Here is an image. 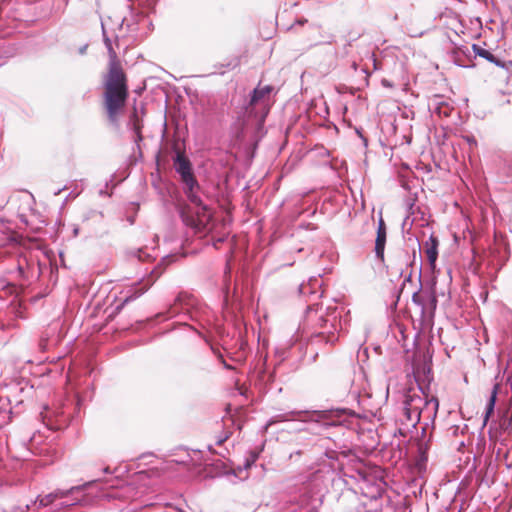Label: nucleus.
Wrapping results in <instances>:
<instances>
[{"label": "nucleus", "mask_w": 512, "mask_h": 512, "mask_svg": "<svg viewBox=\"0 0 512 512\" xmlns=\"http://www.w3.org/2000/svg\"><path fill=\"white\" fill-rule=\"evenodd\" d=\"M103 87V107L109 122L117 126L129 95L126 75L118 63H109Z\"/></svg>", "instance_id": "f257e3e1"}, {"label": "nucleus", "mask_w": 512, "mask_h": 512, "mask_svg": "<svg viewBox=\"0 0 512 512\" xmlns=\"http://www.w3.org/2000/svg\"><path fill=\"white\" fill-rule=\"evenodd\" d=\"M403 416L406 420L407 427L416 428V425L423 417L427 420L421 428V436L418 439H427L429 433H432L433 426L430 427L429 422H433L438 411L439 402L435 397L427 398L415 392H409L405 396L403 402Z\"/></svg>", "instance_id": "f03ea898"}, {"label": "nucleus", "mask_w": 512, "mask_h": 512, "mask_svg": "<svg viewBox=\"0 0 512 512\" xmlns=\"http://www.w3.org/2000/svg\"><path fill=\"white\" fill-rule=\"evenodd\" d=\"M345 415L346 412L344 409L323 410L313 412L292 410L283 414H277L272 416L268 420L266 428L280 422L294 420L315 422L325 428L340 426L344 422Z\"/></svg>", "instance_id": "7ed1b4c3"}, {"label": "nucleus", "mask_w": 512, "mask_h": 512, "mask_svg": "<svg viewBox=\"0 0 512 512\" xmlns=\"http://www.w3.org/2000/svg\"><path fill=\"white\" fill-rule=\"evenodd\" d=\"M174 167L185 186L184 192L189 201L198 209L205 211L206 207L203 205L202 200L198 195L199 184L194 177L189 159H187L181 152H177L174 159Z\"/></svg>", "instance_id": "20e7f679"}, {"label": "nucleus", "mask_w": 512, "mask_h": 512, "mask_svg": "<svg viewBox=\"0 0 512 512\" xmlns=\"http://www.w3.org/2000/svg\"><path fill=\"white\" fill-rule=\"evenodd\" d=\"M274 90L273 86L265 85L263 87H256L250 97L249 103L246 107L249 113H254V110L259 109L262 113L261 121H264V118L269 112L270 108V95Z\"/></svg>", "instance_id": "39448f33"}, {"label": "nucleus", "mask_w": 512, "mask_h": 512, "mask_svg": "<svg viewBox=\"0 0 512 512\" xmlns=\"http://www.w3.org/2000/svg\"><path fill=\"white\" fill-rule=\"evenodd\" d=\"M84 486H72L69 489H55L54 491L44 495L38 496L34 502V506L38 509L53 505L56 501L69 498L81 491Z\"/></svg>", "instance_id": "423d86ee"}, {"label": "nucleus", "mask_w": 512, "mask_h": 512, "mask_svg": "<svg viewBox=\"0 0 512 512\" xmlns=\"http://www.w3.org/2000/svg\"><path fill=\"white\" fill-rule=\"evenodd\" d=\"M336 317L332 320L326 319L324 329L319 332L318 337L328 344H334L338 340L337 328L335 325Z\"/></svg>", "instance_id": "0eeeda50"}, {"label": "nucleus", "mask_w": 512, "mask_h": 512, "mask_svg": "<svg viewBox=\"0 0 512 512\" xmlns=\"http://www.w3.org/2000/svg\"><path fill=\"white\" fill-rule=\"evenodd\" d=\"M386 243V227L383 219L378 222L377 236L375 241V254L380 260L384 259V250Z\"/></svg>", "instance_id": "6e6552de"}, {"label": "nucleus", "mask_w": 512, "mask_h": 512, "mask_svg": "<svg viewBox=\"0 0 512 512\" xmlns=\"http://www.w3.org/2000/svg\"><path fill=\"white\" fill-rule=\"evenodd\" d=\"M131 18L123 17L120 22L117 23L118 29L122 30L126 26L127 32L133 36L137 35L138 32V21L139 16L134 14L132 7L130 6Z\"/></svg>", "instance_id": "1a4fd4ad"}, {"label": "nucleus", "mask_w": 512, "mask_h": 512, "mask_svg": "<svg viewBox=\"0 0 512 512\" xmlns=\"http://www.w3.org/2000/svg\"><path fill=\"white\" fill-rule=\"evenodd\" d=\"M128 126L134 132V142L137 145V147L139 148V142H141L143 139L142 134H141L142 122L138 117L136 109L130 116Z\"/></svg>", "instance_id": "9d476101"}, {"label": "nucleus", "mask_w": 512, "mask_h": 512, "mask_svg": "<svg viewBox=\"0 0 512 512\" xmlns=\"http://www.w3.org/2000/svg\"><path fill=\"white\" fill-rule=\"evenodd\" d=\"M438 239L431 235L428 241L425 243V252L430 265L434 266L438 257Z\"/></svg>", "instance_id": "9b49d317"}, {"label": "nucleus", "mask_w": 512, "mask_h": 512, "mask_svg": "<svg viewBox=\"0 0 512 512\" xmlns=\"http://www.w3.org/2000/svg\"><path fill=\"white\" fill-rule=\"evenodd\" d=\"M106 26H107V21L106 20H101V29H102L103 41H104L105 47H106V49L108 51V54H109V57H110V63H117L116 62L117 55H116V52H115V50L113 48L112 40L107 35Z\"/></svg>", "instance_id": "f8f14e48"}, {"label": "nucleus", "mask_w": 512, "mask_h": 512, "mask_svg": "<svg viewBox=\"0 0 512 512\" xmlns=\"http://www.w3.org/2000/svg\"><path fill=\"white\" fill-rule=\"evenodd\" d=\"M472 49L476 55L488 60L489 62L495 63L497 66H504L503 63L497 59L490 51L478 46L477 44H473Z\"/></svg>", "instance_id": "ddd939ff"}, {"label": "nucleus", "mask_w": 512, "mask_h": 512, "mask_svg": "<svg viewBox=\"0 0 512 512\" xmlns=\"http://www.w3.org/2000/svg\"><path fill=\"white\" fill-rule=\"evenodd\" d=\"M44 410V412H41V416L46 425L51 429L59 428V425L53 424L52 418L55 417L58 422V418L62 416L63 413L60 411H51L48 407H45Z\"/></svg>", "instance_id": "4468645a"}, {"label": "nucleus", "mask_w": 512, "mask_h": 512, "mask_svg": "<svg viewBox=\"0 0 512 512\" xmlns=\"http://www.w3.org/2000/svg\"><path fill=\"white\" fill-rule=\"evenodd\" d=\"M432 439V433H429V436L427 439H417V447H418V453L419 457L422 461L427 460V454L428 450L430 448V442Z\"/></svg>", "instance_id": "2eb2a0df"}, {"label": "nucleus", "mask_w": 512, "mask_h": 512, "mask_svg": "<svg viewBox=\"0 0 512 512\" xmlns=\"http://www.w3.org/2000/svg\"><path fill=\"white\" fill-rule=\"evenodd\" d=\"M194 303L193 299L187 295V294H184V293H180L176 299H175V303L173 306H171L170 308V313H177V306L178 305H185L187 308L192 306Z\"/></svg>", "instance_id": "dca6fc26"}, {"label": "nucleus", "mask_w": 512, "mask_h": 512, "mask_svg": "<svg viewBox=\"0 0 512 512\" xmlns=\"http://www.w3.org/2000/svg\"><path fill=\"white\" fill-rule=\"evenodd\" d=\"M63 500L54 505L53 512H62L64 509L77 505L80 502V498L74 497V495Z\"/></svg>", "instance_id": "f3484780"}, {"label": "nucleus", "mask_w": 512, "mask_h": 512, "mask_svg": "<svg viewBox=\"0 0 512 512\" xmlns=\"http://www.w3.org/2000/svg\"><path fill=\"white\" fill-rule=\"evenodd\" d=\"M18 288L14 284H7L0 290V300H6L8 296H12L10 303L13 304L17 296Z\"/></svg>", "instance_id": "a211bd4d"}, {"label": "nucleus", "mask_w": 512, "mask_h": 512, "mask_svg": "<svg viewBox=\"0 0 512 512\" xmlns=\"http://www.w3.org/2000/svg\"><path fill=\"white\" fill-rule=\"evenodd\" d=\"M497 393H498V385L496 384V385H494V387L492 389L490 398H489L488 403L486 405L485 422L487 421V419L490 417V415L494 411Z\"/></svg>", "instance_id": "6ab92c4d"}, {"label": "nucleus", "mask_w": 512, "mask_h": 512, "mask_svg": "<svg viewBox=\"0 0 512 512\" xmlns=\"http://www.w3.org/2000/svg\"><path fill=\"white\" fill-rule=\"evenodd\" d=\"M258 452H255V451H251L249 453V456L246 458L244 464H243V467L244 469H250L252 467V465L256 462V460L258 459Z\"/></svg>", "instance_id": "aec40b11"}, {"label": "nucleus", "mask_w": 512, "mask_h": 512, "mask_svg": "<svg viewBox=\"0 0 512 512\" xmlns=\"http://www.w3.org/2000/svg\"><path fill=\"white\" fill-rule=\"evenodd\" d=\"M407 245L412 249L413 258L416 257V249L420 251V243L417 238L409 236L407 239Z\"/></svg>", "instance_id": "412c9836"}, {"label": "nucleus", "mask_w": 512, "mask_h": 512, "mask_svg": "<svg viewBox=\"0 0 512 512\" xmlns=\"http://www.w3.org/2000/svg\"><path fill=\"white\" fill-rule=\"evenodd\" d=\"M412 302L416 304L417 306H420L422 310L425 308V303L423 300V296L419 292H415L412 295Z\"/></svg>", "instance_id": "4be33fe9"}, {"label": "nucleus", "mask_w": 512, "mask_h": 512, "mask_svg": "<svg viewBox=\"0 0 512 512\" xmlns=\"http://www.w3.org/2000/svg\"><path fill=\"white\" fill-rule=\"evenodd\" d=\"M436 112L439 114V115H444V116H448L449 115V107L447 105H444L442 102H437L436 103Z\"/></svg>", "instance_id": "5701e85b"}, {"label": "nucleus", "mask_w": 512, "mask_h": 512, "mask_svg": "<svg viewBox=\"0 0 512 512\" xmlns=\"http://www.w3.org/2000/svg\"><path fill=\"white\" fill-rule=\"evenodd\" d=\"M133 256L136 257L139 261H145L149 257V254L143 249H138L133 252Z\"/></svg>", "instance_id": "b1692460"}, {"label": "nucleus", "mask_w": 512, "mask_h": 512, "mask_svg": "<svg viewBox=\"0 0 512 512\" xmlns=\"http://www.w3.org/2000/svg\"><path fill=\"white\" fill-rule=\"evenodd\" d=\"M228 437H229V436H228L227 434H225V435H223V436L219 437V438L217 439V441H216V444H217V445H221L222 443H224V442L228 439Z\"/></svg>", "instance_id": "393cba45"}, {"label": "nucleus", "mask_w": 512, "mask_h": 512, "mask_svg": "<svg viewBox=\"0 0 512 512\" xmlns=\"http://www.w3.org/2000/svg\"><path fill=\"white\" fill-rule=\"evenodd\" d=\"M18 271H19V274L24 277L25 276V272H24V268L21 264L18 265Z\"/></svg>", "instance_id": "a878e982"}, {"label": "nucleus", "mask_w": 512, "mask_h": 512, "mask_svg": "<svg viewBox=\"0 0 512 512\" xmlns=\"http://www.w3.org/2000/svg\"><path fill=\"white\" fill-rule=\"evenodd\" d=\"M182 217H184L183 213H182ZM183 220L186 221L187 224H189V225H195V222H194L193 219H185V218H183Z\"/></svg>", "instance_id": "bb28decb"}, {"label": "nucleus", "mask_w": 512, "mask_h": 512, "mask_svg": "<svg viewBox=\"0 0 512 512\" xmlns=\"http://www.w3.org/2000/svg\"><path fill=\"white\" fill-rule=\"evenodd\" d=\"M40 346L42 349H46L48 347V343L47 342L44 343V340H41Z\"/></svg>", "instance_id": "cd10ccee"}, {"label": "nucleus", "mask_w": 512, "mask_h": 512, "mask_svg": "<svg viewBox=\"0 0 512 512\" xmlns=\"http://www.w3.org/2000/svg\"><path fill=\"white\" fill-rule=\"evenodd\" d=\"M404 256L406 258V264H409V261H410V256L408 255L407 252L404 253Z\"/></svg>", "instance_id": "c85d7f7f"}, {"label": "nucleus", "mask_w": 512, "mask_h": 512, "mask_svg": "<svg viewBox=\"0 0 512 512\" xmlns=\"http://www.w3.org/2000/svg\"><path fill=\"white\" fill-rule=\"evenodd\" d=\"M141 294H143V291L140 293V295H141ZM138 296H139V294H138V295H136V296H134V297H132V296H131V297H128V298H126V300H125V301H129V300H131V299H135V298H136V297H138Z\"/></svg>", "instance_id": "c756f323"}, {"label": "nucleus", "mask_w": 512, "mask_h": 512, "mask_svg": "<svg viewBox=\"0 0 512 512\" xmlns=\"http://www.w3.org/2000/svg\"><path fill=\"white\" fill-rule=\"evenodd\" d=\"M7 202H8V200H4V201H3V204H2V205H0V209H1V208H3V207L7 204Z\"/></svg>", "instance_id": "7c9ffc66"}, {"label": "nucleus", "mask_w": 512, "mask_h": 512, "mask_svg": "<svg viewBox=\"0 0 512 512\" xmlns=\"http://www.w3.org/2000/svg\"><path fill=\"white\" fill-rule=\"evenodd\" d=\"M172 258H173V256H168L167 258L163 259V262L164 261H170Z\"/></svg>", "instance_id": "2f4dec72"}, {"label": "nucleus", "mask_w": 512, "mask_h": 512, "mask_svg": "<svg viewBox=\"0 0 512 512\" xmlns=\"http://www.w3.org/2000/svg\"><path fill=\"white\" fill-rule=\"evenodd\" d=\"M352 67L355 71L357 70V64L355 62H353Z\"/></svg>", "instance_id": "473e14b6"}, {"label": "nucleus", "mask_w": 512, "mask_h": 512, "mask_svg": "<svg viewBox=\"0 0 512 512\" xmlns=\"http://www.w3.org/2000/svg\"><path fill=\"white\" fill-rule=\"evenodd\" d=\"M398 431H399V433H400L401 435H404V430H403L402 428H399V430H398Z\"/></svg>", "instance_id": "72a5a7b5"}, {"label": "nucleus", "mask_w": 512, "mask_h": 512, "mask_svg": "<svg viewBox=\"0 0 512 512\" xmlns=\"http://www.w3.org/2000/svg\"><path fill=\"white\" fill-rule=\"evenodd\" d=\"M61 192V190L56 191L54 194L58 195Z\"/></svg>", "instance_id": "f704fd0d"}, {"label": "nucleus", "mask_w": 512, "mask_h": 512, "mask_svg": "<svg viewBox=\"0 0 512 512\" xmlns=\"http://www.w3.org/2000/svg\"><path fill=\"white\" fill-rule=\"evenodd\" d=\"M432 302L435 304L436 303V299L435 297L432 298Z\"/></svg>", "instance_id": "c9c22d12"}]
</instances>
